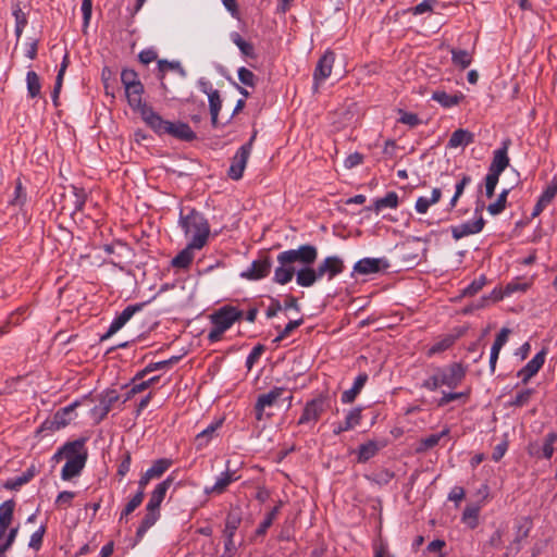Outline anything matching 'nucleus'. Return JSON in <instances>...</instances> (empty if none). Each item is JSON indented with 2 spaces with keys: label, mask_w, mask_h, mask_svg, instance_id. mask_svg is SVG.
<instances>
[{
  "label": "nucleus",
  "mask_w": 557,
  "mask_h": 557,
  "mask_svg": "<svg viewBox=\"0 0 557 557\" xmlns=\"http://www.w3.org/2000/svg\"><path fill=\"white\" fill-rule=\"evenodd\" d=\"M250 156V144L243 145L232 159V163L228 170V176L238 181L243 177L244 170Z\"/></svg>",
  "instance_id": "obj_11"
},
{
  "label": "nucleus",
  "mask_w": 557,
  "mask_h": 557,
  "mask_svg": "<svg viewBox=\"0 0 557 557\" xmlns=\"http://www.w3.org/2000/svg\"><path fill=\"white\" fill-rule=\"evenodd\" d=\"M174 481V478L172 475L168 476L164 481L159 483L153 492L151 493L150 499L147 504V507H150L151 509H159L160 506L165 497V494L170 486L172 485Z\"/></svg>",
  "instance_id": "obj_24"
},
{
  "label": "nucleus",
  "mask_w": 557,
  "mask_h": 557,
  "mask_svg": "<svg viewBox=\"0 0 557 557\" xmlns=\"http://www.w3.org/2000/svg\"><path fill=\"white\" fill-rule=\"evenodd\" d=\"M272 268V261L269 256H263L255 260L250 268L242 272L240 276L250 281L261 280L269 275Z\"/></svg>",
  "instance_id": "obj_13"
},
{
  "label": "nucleus",
  "mask_w": 557,
  "mask_h": 557,
  "mask_svg": "<svg viewBox=\"0 0 557 557\" xmlns=\"http://www.w3.org/2000/svg\"><path fill=\"white\" fill-rule=\"evenodd\" d=\"M450 53L454 65L462 70L467 69L472 62V54L467 50L453 48Z\"/></svg>",
  "instance_id": "obj_35"
},
{
  "label": "nucleus",
  "mask_w": 557,
  "mask_h": 557,
  "mask_svg": "<svg viewBox=\"0 0 557 557\" xmlns=\"http://www.w3.org/2000/svg\"><path fill=\"white\" fill-rule=\"evenodd\" d=\"M304 320L302 318L298 319V320H294V321H289L285 327L280 332V334L274 338V343H280L282 342L284 338L288 337L290 335V333L296 330L298 326H300L302 324Z\"/></svg>",
  "instance_id": "obj_47"
},
{
  "label": "nucleus",
  "mask_w": 557,
  "mask_h": 557,
  "mask_svg": "<svg viewBox=\"0 0 557 557\" xmlns=\"http://www.w3.org/2000/svg\"><path fill=\"white\" fill-rule=\"evenodd\" d=\"M15 503L10 499L0 506V525L10 527L13 520Z\"/></svg>",
  "instance_id": "obj_39"
},
{
  "label": "nucleus",
  "mask_w": 557,
  "mask_h": 557,
  "mask_svg": "<svg viewBox=\"0 0 557 557\" xmlns=\"http://www.w3.org/2000/svg\"><path fill=\"white\" fill-rule=\"evenodd\" d=\"M46 532V528L41 525L33 535L30 536V541L28 546L30 548H34L35 550H38L41 547L42 539Z\"/></svg>",
  "instance_id": "obj_55"
},
{
  "label": "nucleus",
  "mask_w": 557,
  "mask_h": 557,
  "mask_svg": "<svg viewBox=\"0 0 557 557\" xmlns=\"http://www.w3.org/2000/svg\"><path fill=\"white\" fill-rule=\"evenodd\" d=\"M388 263L380 258H363L355 263L354 272L362 275L377 273L382 269H386Z\"/></svg>",
  "instance_id": "obj_16"
},
{
  "label": "nucleus",
  "mask_w": 557,
  "mask_h": 557,
  "mask_svg": "<svg viewBox=\"0 0 557 557\" xmlns=\"http://www.w3.org/2000/svg\"><path fill=\"white\" fill-rule=\"evenodd\" d=\"M180 225L185 236L190 238V247L201 249L208 242L210 235V225L203 214L195 209L187 213L181 211Z\"/></svg>",
  "instance_id": "obj_2"
},
{
  "label": "nucleus",
  "mask_w": 557,
  "mask_h": 557,
  "mask_svg": "<svg viewBox=\"0 0 557 557\" xmlns=\"http://www.w3.org/2000/svg\"><path fill=\"white\" fill-rule=\"evenodd\" d=\"M121 82L125 87L139 83L138 74L131 69H124L121 73Z\"/></svg>",
  "instance_id": "obj_52"
},
{
  "label": "nucleus",
  "mask_w": 557,
  "mask_h": 557,
  "mask_svg": "<svg viewBox=\"0 0 557 557\" xmlns=\"http://www.w3.org/2000/svg\"><path fill=\"white\" fill-rule=\"evenodd\" d=\"M508 194H509V190L508 189H504L499 194L497 200L495 202L490 203L487 206V211L492 215H497V214H499L500 212H503L505 210Z\"/></svg>",
  "instance_id": "obj_44"
},
{
  "label": "nucleus",
  "mask_w": 557,
  "mask_h": 557,
  "mask_svg": "<svg viewBox=\"0 0 557 557\" xmlns=\"http://www.w3.org/2000/svg\"><path fill=\"white\" fill-rule=\"evenodd\" d=\"M510 334V330L507 327H503L500 332L497 334L492 348H491V357H490V368L491 372H495L496 362L502 347L507 343L508 336Z\"/></svg>",
  "instance_id": "obj_26"
},
{
  "label": "nucleus",
  "mask_w": 557,
  "mask_h": 557,
  "mask_svg": "<svg viewBox=\"0 0 557 557\" xmlns=\"http://www.w3.org/2000/svg\"><path fill=\"white\" fill-rule=\"evenodd\" d=\"M473 140L474 135L471 132L463 128H459L451 134L448 140V147L457 148L460 146H468L469 144L473 143Z\"/></svg>",
  "instance_id": "obj_32"
},
{
  "label": "nucleus",
  "mask_w": 557,
  "mask_h": 557,
  "mask_svg": "<svg viewBox=\"0 0 557 557\" xmlns=\"http://www.w3.org/2000/svg\"><path fill=\"white\" fill-rule=\"evenodd\" d=\"M511 144L509 138L502 143V147L494 151L492 163L488 168V173L499 177V175L509 165L508 149Z\"/></svg>",
  "instance_id": "obj_14"
},
{
  "label": "nucleus",
  "mask_w": 557,
  "mask_h": 557,
  "mask_svg": "<svg viewBox=\"0 0 557 557\" xmlns=\"http://www.w3.org/2000/svg\"><path fill=\"white\" fill-rule=\"evenodd\" d=\"M166 134L185 141H191L196 138L195 132L188 124L183 122H169Z\"/></svg>",
  "instance_id": "obj_27"
},
{
  "label": "nucleus",
  "mask_w": 557,
  "mask_h": 557,
  "mask_svg": "<svg viewBox=\"0 0 557 557\" xmlns=\"http://www.w3.org/2000/svg\"><path fill=\"white\" fill-rule=\"evenodd\" d=\"M242 510L238 507L232 508L225 519L223 535L225 537L223 557H233L236 552L234 535L242 523Z\"/></svg>",
  "instance_id": "obj_5"
},
{
  "label": "nucleus",
  "mask_w": 557,
  "mask_h": 557,
  "mask_svg": "<svg viewBox=\"0 0 557 557\" xmlns=\"http://www.w3.org/2000/svg\"><path fill=\"white\" fill-rule=\"evenodd\" d=\"M232 41L238 47L240 52L250 59H256L257 54L255 52V48L252 44L243 39V37L238 33L231 34Z\"/></svg>",
  "instance_id": "obj_37"
},
{
  "label": "nucleus",
  "mask_w": 557,
  "mask_h": 557,
  "mask_svg": "<svg viewBox=\"0 0 557 557\" xmlns=\"http://www.w3.org/2000/svg\"><path fill=\"white\" fill-rule=\"evenodd\" d=\"M442 386L456 388L466 376V369L458 362H454L446 368H437Z\"/></svg>",
  "instance_id": "obj_7"
},
{
  "label": "nucleus",
  "mask_w": 557,
  "mask_h": 557,
  "mask_svg": "<svg viewBox=\"0 0 557 557\" xmlns=\"http://www.w3.org/2000/svg\"><path fill=\"white\" fill-rule=\"evenodd\" d=\"M486 284V277L484 275H481L479 278L474 280L469 286H467L462 290L463 296H474L478 294L483 286Z\"/></svg>",
  "instance_id": "obj_48"
},
{
  "label": "nucleus",
  "mask_w": 557,
  "mask_h": 557,
  "mask_svg": "<svg viewBox=\"0 0 557 557\" xmlns=\"http://www.w3.org/2000/svg\"><path fill=\"white\" fill-rule=\"evenodd\" d=\"M159 71L163 74L168 70H177L181 75H185V70L178 62H169L166 60H160L158 62Z\"/></svg>",
  "instance_id": "obj_60"
},
{
  "label": "nucleus",
  "mask_w": 557,
  "mask_h": 557,
  "mask_svg": "<svg viewBox=\"0 0 557 557\" xmlns=\"http://www.w3.org/2000/svg\"><path fill=\"white\" fill-rule=\"evenodd\" d=\"M203 92L208 95L212 126L216 127L219 112L222 108L220 92L219 90H207L206 88L203 89Z\"/></svg>",
  "instance_id": "obj_30"
},
{
  "label": "nucleus",
  "mask_w": 557,
  "mask_h": 557,
  "mask_svg": "<svg viewBox=\"0 0 557 557\" xmlns=\"http://www.w3.org/2000/svg\"><path fill=\"white\" fill-rule=\"evenodd\" d=\"M238 79L246 86L253 87L256 84V75L246 67L238 70Z\"/></svg>",
  "instance_id": "obj_53"
},
{
  "label": "nucleus",
  "mask_w": 557,
  "mask_h": 557,
  "mask_svg": "<svg viewBox=\"0 0 557 557\" xmlns=\"http://www.w3.org/2000/svg\"><path fill=\"white\" fill-rule=\"evenodd\" d=\"M221 423H222V421H218L215 423L210 424L207 429L201 431L196 436L197 448H202L203 446H206L209 443V441L212 438L213 433L221 425Z\"/></svg>",
  "instance_id": "obj_40"
},
{
  "label": "nucleus",
  "mask_w": 557,
  "mask_h": 557,
  "mask_svg": "<svg viewBox=\"0 0 557 557\" xmlns=\"http://www.w3.org/2000/svg\"><path fill=\"white\" fill-rule=\"evenodd\" d=\"M432 99L441 103L444 108H450L458 104L461 99H463L462 95H449L445 91H434L432 95Z\"/></svg>",
  "instance_id": "obj_36"
},
{
  "label": "nucleus",
  "mask_w": 557,
  "mask_h": 557,
  "mask_svg": "<svg viewBox=\"0 0 557 557\" xmlns=\"http://www.w3.org/2000/svg\"><path fill=\"white\" fill-rule=\"evenodd\" d=\"M264 350V347L262 345H257L253 347L251 352L248 355L246 360V366L248 369H251L252 364L260 358Z\"/></svg>",
  "instance_id": "obj_63"
},
{
  "label": "nucleus",
  "mask_w": 557,
  "mask_h": 557,
  "mask_svg": "<svg viewBox=\"0 0 557 557\" xmlns=\"http://www.w3.org/2000/svg\"><path fill=\"white\" fill-rule=\"evenodd\" d=\"M145 497V493L143 491H138L134 497L126 504L125 508L122 511L121 519L131 515L137 507L140 506Z\"/></svg>",
  "instance_id": "obj_46"
},
{
  "label": "nucleus",
  "mask_w": 557,
  "mask_h": 557,
  "mask_svg": "<svg viewBox=\"0 0 557 557\" xmlns=\"http://www.w3.org/2000/svg\"><path fill=\"white\" fill-rule=\"evenodd\" d=\"M27 91L32 98L40 95L41 84L36 72L29 71L26 75Z\"/></svg>",
  "instance_id": "obj_41"
},
{
  "label": "nucleus",
  "mask_w": 557,
  "mask_h": 557,
  "mask_svg": "<svg viewBox=\"0 0 557 557\" xmlns=\"http://www.w3.org/2000/svg\"><path fill=\"white\" fill-rule=\"evenodd\" d=\"M131 461H132L131 453L129 451H125L123 454L122 461H121V463L119 465V468H117V474L121 478L125 476L127 474V472L129 471Z\"/></svg>",
  "instance_id": "obj_61"
},
{
  "label": "nucleus",
  "mask_w": 557,
  "mask_h": 557,
  "mask_svg": "<svg viewBox=\"0 0 557 557\" xmlns=\"http://www.w3.org/2000/svg\"><path fill=\"white\" fill-rule=\"evenodd\" d=\"M436 3V0H423L418 5L410 9V12L413 15L423 14L425 12H431L433 10V5Z\"/></svg>",
  "instance_id": "obj_56"
},
{
  "label": "nucleus",
  "mask_w": 557,
  "mask_h": 557,
  "mask_svg": "<svg viewBox=\"0 0 557 557\" xmlns=\"http://www.w3.org/2000/svg\"><path fill=\"white\" fill-rule=\"evenodd\" d=\"M398 206V196L395 191H389L385 197L375 201L374 208L381 211L383 208H396Z\"/></svg>",
  "instance_id": "obj_43"
},
{
  "label": "nucleus",
  "mask_w": 557,
  "mask_h": 557,
  "mask_svg": "<svg viewBox=\"0 0 557 557\" xmlns=\"http://www.w3.org/2000/svg\"><path fill=\"white\" fill-rule=\"evenodd\" d=\"M283 505V502H278V504L267 515L264 520L260 523L258 529L256 530L257 536H263L268 529L272 525L273 521L276 519L277 515L280 513L281 507Z\"/></svg>",
  "instance_id": "obj_38"
},
{
  "label": "nucleus",
  "mask_w": 557,
  "mask_h": 557,
  "mask_svg": "<svg viewBox=\"0 0 557 557\" xmlns=\"http://www.w3.org/2000/svg\"><path fill=\"white\" fill-rule=\"evenodd\" d=\"M335 60V54L332 51H326L318 61L314 73H313V79H314V90H318L319 85L321 82L326 79L333 69Z\"/></svg>",
  "instance_id": "obj_15"
},
{
  "label": "nucleus",
  "mask_w": 557,
  "mask_h": 557,
  "mask_svg": "<svg viewBox=\"0 0 557 557\" xmlns=\"http://www.w3.org/2000/svg\"><path fill=\"white\" fill-rule=\"evenodd\" d=\"M485 225V221L482 216H480L474 222H466L457 226L451 227L453 237L456 240H459L462 237L480 233Z\"/></svg>",
  "instance_id": "obj_20"
},
{
  "label": "nucleus",
  "mask_w": 557,
  "mask_h": 557,
  "mask_svg": "<svg viewBox=\"0 0 557 557\" xmlns=\"http://www.w3.org/2000/svg\"><path fill=\"white\" fill-rule=\"evenodd\" d=\"M146 515L144 519L141 520L140 525L138 527L136 531V536L141 539L145 533L158 521L160 518V510L159 509H151L150 507L146 506Z\"/></svg>",
  "instance_id": "obj_31"
},
{
  "label": "nucleus",
  "mask_w": 557,
  "mask_h": 557,
  "mask_svg": "<svg viewBox=\"0 0 557 557\" xmlns=\"http://www.w3.org/2000/svg\"><path fill=\"white\" fill-rule=\"evenodd\" d=\"M533 392L534 391L532 388H527V389L519 392L516 395V397L510 401V406H513V407L524 406L525 404L529 403Z\"/></svg>",
  "instance_id": "obj_50"
},
{
  "label": "nucleus",
  "mask_w": 557,
  "mask_h": 557,
  "mask_svg": "<svg viewBox=\"0 0 557 557\" xmlns=\"http://www.w3.org/2000/svg\"><path fill=\"white\" fill-rule=\"evenodd\" d=\"M243 311L233 306H223L210 315L212 329L208 334L211 343L220 341L226 330L240 320Z\"/></svg>",
  "instance_id": "obj_4"
},
{
  "label": "nucleus",
  "mask_w": 557,
  "mask_h": 557,
  "mask_svg": "<svg viewBox=\"0 0 557 557\" xmlns=\"http://www.w3.org/2000/svg\"><path fill=\"white\" fill-rule=\"evenodd\" d=\"M177 360H178L177 357H173V358H171L169 360H164V361H160V362H156V363H150L141 372L138 373V376H145L147 373H150L152 371L164 369L168 366L176 362Z\"/></svg>",
  "instance_id": "obj_49"
},
{
  "label": "nucleus",
  "mask_w": 557,
  "mask_h": 557,
  "mask_svg": "<svg viewBox=\"0 0 557 557\" xmlns=\"http://www.w3.org/2000/svg\"><path fill=\"white\" fill-rule=\"evenodd\" d=\"M315 270L319 280L324 276H327L329 280H332L345 270L344 260L338 256L326 257L322 262L319 263Z\"/></svg>",
  "instance_id": "obj_10"
},
{
  "label": "nucleus",
  "mask_w": 557,
  "mask_h": 557,
  "mask_svg": "<svg viewBox=\"0 0 557 557\" xmlns=\"http://www.w3.org/2000/svg\"><path fill=\"white\" fill-rule=\"evenodd\" d=\"M447 433L448 430H444L438 434H431L422 441V444L424 445L425 448H432L436 446L442 436L446 435Z\"/></svg>",
  "instance_id": "obj_64"
},
{
  "label": "nucleus",
  "mask_w": 557,
  "mask_h": 557,
  "mask_svg": "<svg viewBox=\"0 0 557 557\" xmlns=\"http://www.w3.org/2000/svg\"><path fill=\"white\" fill-rule=\"evenodd\" d=\"M387 441H368L361 444L357 450V461L360 463H364L374 457L381 449L386 447Z\"/></svg>",
  "instance_id": "obj_19"
},
{
  "label": "nucleus",
  "mask_w": 557,
  "mask_h": 557,
  "mask_svg": "<svg viewBox=\"0 0 557 557\" xmlns=\"http://www.w3.org/2000/svg\"><path fill=\"white\" fill-rule=\"evenodd\" d=\"M17 533H18V527L12 528L9 531L5 542L0 545V557L5 556V553L10 549V547L14 543Z\"/></svg>",
  "instance_id": "obj_54"
},
{
  "label": "nucleus",
  "mask_w": 557,
  "mask_h": 557,
  "mask_svg": "<svg viewBox=\"0 0 557 557\" xmlns=\"http://www.w3.org/2000/svg\"><path fill=\"white\" fill-rule=\"evenodd\" d=\"M442 197V190L440 188H434L432 190L431 197H419L416 201V210L420 214H424L428 212L429 208L432 205H435L440 201Z\"/></svg>",
  "instance_id": "obj_33"
},
{
  "label": "nucleus",
  "mask_w": 557,
  "mask_h": 557,
  "mask_svg": "<svg viewBox=\"0 0 557 557\" xmlns=\"http://www.w3.org/2000/svg\"><path fill=\"white\" fill-rule=\"evenodd\" d=\"M63 450H66V462L62 469L61 478L64 481H69L79 475L86 465L88 451L85 447L84 438L65 443Z\"/></svg>",
  "instance_id": "obj_3"
},
{
  "label": "nucleus",
  "mask_w": 557,
  "mask_h": 557,
  "mask_svg": "<svg viewBox=\"0 0 557 557\" xmlns=\"http://www.w3.org/2000/svg\"><path fill=\"white\" fill-rule=\"evenodd\" d=\"M13 15L15 17V35L17 38H20L23 33L24 27L27 24V17L18 4H16L13 8Z\"/></svg>",
  "instance_id": "obj_45"
},
{
  "label": "nucleus",
  "mask_w": 557,
  "mask_h": 557,
  "mask_svg": "<svg viewBox=\"0 0 557 557\" xmlns=\"http://www.w3.org/2000/svg\"><path fill=\"white\" fill-rule=\"evenodd\" d=\"M318 258V249L313 245H301L297 249L282 251L277 256L280 265L274 270L273 281L285 285L296 273V282L301 287H310L318 280L317 270L310 265Z\"/></svg>",
  "instance_id": "obj_1"
},
{
  "label": "nucleus",
  "mask_w": 557,
  "mask_h": 557,
  "mask_svg": "<svg viewBox=\"0 0 557 557\" xmlns=\"http://www.w3.org/2000/svg\"><path fill=\"white\" fill-rule=\"evenodd\" d=\"M79 405L81 403L76 400L69 406L59 409L53 414L52 420L46 421L44 425L52 431L65 428L74 419V411Z\"/></svg>",
  "instance_id": "obj_9"
},
{
  "label": "nucleus",
  "mask_w": 557,
  "mask_h": 557,
  "mask_svg": "<svg viewBox=\"0 0 557 557\" xmlns=\"http://www.w3.org/2000/svg\"><path fill=\"white\" fill-rule=\"evenodd\" d=\"M453 344H454V337L447 336V337L443 338L442 341L437 342L436 344H434L429 349L428 354H429V356H433L437 352H442V351L448 349Z\"/></svg>",
  "instance_id": "obj_51"
},
{
  "label": "nucleus",
  "mask_w": 557,
  "mask_h": 557,
  "mask_svg": "<svg viewBox=\"0 0 557 557\" xmlns=\"http://www.w3.org/2000/svg\"><path fill=\"white\" fill-rule=\"evenodd\" d=\"M545 350H541L518 372L517 375L521 379L523 384H527L529 380L543 367L545 362Z\"/></svg>",
  "instance_id": "obj_18"
},
{
  "label": "nucleus",
  "mask_w": 557,
  "mask_h": 557,
  "mask_svg": "<svg viewBox=\"0 0 557 557\" xmlns=\"http://www.w3.org/2000/svg\"><path fill=\"white\" fill-rule=\"evenodd\" d=\"M441 377H440V374L437 372V370L435 371V373L433 375H431L429 379H426L422 386L426 389H430V391H435L440 386H442V383H441Z\"/></svg>",
  "instance_id": "obj_62"
},
{
  "label": "nucleus",
  "mask_w": 557,
  "mask_h": 557,
  "mask_svg": "<svg viewBox=\"0 0 557 557\" xmlns=\"http://www.w3.org/2000/svg\"><path fill=\"white\" fill-rule=\"evenodd\" d=\"M532 522L529 518H523L517 525V535L513 542L507 547L506 556L516 555L520 550V542L529 536Z\"/></svg>",
  "instance_id": "obj_21"
},
{
  "label": "nucleus",
  "mask_w": 557,
  "mask_h": 557,
  "mask_svg": "<svg viewBox=\"0 0 557 557\" xmlns=\"http://www.w3.org/2000/svg\"><path fill=\"white\" fill-rule=\"evenodd\" d=\"M557 442V433H548L542 442H533L528 446V453L535 458L550 459L554 454V444Z\"/></svg>",
  "instance_id": "obj_8"
},
{
  "label": "nucleus",
  "mask_w": 557,
  "mask_h": 557,
  "mask_svg": "<svg viewBox=\"0 0 557 557\" xmlns=\"http://www.w3.org/2000/svg\"><path fill=\"white\" fill-rule=\"evenodd\" d=\"M194 249H197L196 247H190V243H188L187 247L184 248L178 255H176L172 259V265L174 268L178 269H186L189 267L194 259Z\"/></svg>",
  "instance_id": "obj_34"
},
{
  "label": "nucleus",
  "mask_w": 557,
  "mask_h": 557,
  "mask_svg": "<svg viewBox=\"0 0 557 557\" xmlns=\"http://www.w3.org/2000/svg\"><path fill=\"white\" fill-rule=\"evenodd\" d=\"M73 197H74L73 205H74L75 211H82L83 207L85 205V201H86V194L84 193L83 189L73 187Z\"/></svg>",
  "instance_id": "obj_58"
},
{
  "label": "nucleus",
  "mask_w": 557,
  "mask_h": 557,
  "mask_svg": "<svg viewBox=\"0 0 557 557\" xmlns=\"http://www.w3.org/2000/svg\"><path fill=\"white\" fill-rule=\"evenodd\" d=\"M145 304H135L127 306L111 323L108 332L101 336V341L110 338L113 334L120 331L131 318L143 309Z\"/></svg>",
  "instance_id": "obj_12"
},
{
  "label": "nucleus",
  "mask_w": 557,
  "mask_h": 557,
  "mask_svg": "<svg viewBox=\"0 0 557 557\" xmlns=\"http://www.w3.org/2000/svg\"><path fill=\"white\" fill-rule=\"evenodd\" d=\"M367 381H368V374L367 373H360L356 377L352 387L350 389L345 391L342 394V403H344V404H351L356 399L358 394L361 392V389L366 385Z\"/></svg>",
  "instance_id": "obj_29"
},
{
  "label": "nucleus",
  "mask_w": 557,
  "mask_h": 557,
  "mask_svg": "<svg viewBox=\"0 0 557 557\" xmlns=\"http://www.w3.org/2000/svg\"><path fill=\"white\" fill-rule=\"evenodd\" d=\"M361 421V408L351 409L345 417V421L336 425L333 430L335 435L349 431L357 426Z\"/></svg>",
  "instance_id": "obj_28"
},
{
  "label": "nucleus",
  "mask_w": 557,
  "mask_h": 557,
  "mask_svg": "<svg viewBox=\"0 0 557 557\" xmlns=\"http://www.w3.org/2000/svg\"><path fill=\"white\" fill-rule=\"evenodd\" d=\"M327 407V396L319 395L317 398L308 401L304 408L302 414L298 420V424H307L317 422Z\"/></svg>",
  "instance_id": "obj_6"
},
{
  "label": "nucleus",
  "mask_w": 557,
  "mask_h": 557,
  "mask_svg": "<svg viewBox=\"0 0 557 557\" xmlns=\"http://www.w3.org/2000/svg\"><path fill=\"white\" fill-rule=\"evenodd\" d=\"M557 194V176H554L549 185L546 187V189L543 191L541 197L546 200L548 203L552 202V200L555 198Z\"/></svg>",
  "instance_id": "obj_59"
},
{
  "label": "nucleus",
  "mask_w": 557,
  "mask_h": 557,
  "mask_svg": "<svg viewBox=\"0 0 557 557\" xmlns=\"http://www.w3.org/2000/svg\"><path fill=\"white\" fill-rule=\"evenodd\" d=\"M228 465H230V461L226 462V470H225V472L222 473V475L220 478H218L215 484L211 487L205 488V493L207 495H211V494L220 495L226 491L227 486L232 482L238 480V478L235 476V471L230 470Z\"/></svg>",
  "instance_id": "obj_23"
},
{
  "label": "nucleus",
  "mask_w": 557,
  "mask_h": 557,
  "mask_svg": "<svg viewBox=\"0 0 557 557\" xmlns=\"http://www.w3.org/2000/svg\"><path fill=\"white\" fill-rule=\"evenodd\" d=\"M499 177L487 173L485 177V194L487 198H492L494 196L495 187L498 183Z\"/></svg>",
  "instance_id": "obj_57"
},
{
  "label": "nucleus",
  "mask_w": 557,
  "mask_h": 557,
  "mask_svg": "<svg viewBox=\"0 0 557 557\" xmlns=\"http://www.w3.org/2000/svg\"><path fill=\"white\" fill-rule=\"evenodd\" d=\"M171 466L169 459H158L153 465L146 471L147 476L154 479L160 478Z\"/></svg>",
  "instance_id": "obj_42"
},
{
  "label": "nucleus",
  "mask_w": 557,
  "mask_h": 557,
  "mask_svg": "<svg viewBox=\"0 0 557 557\" xmlns=\"http://www.w3.org/2000/svg\"><path fill=\"white\" fill-rule=\"evenodd\" d=\"M283 387H274L269 393L259 395L255 407L258 420L262 418L264 408L274 405L275 401L283 395Z\"/></svg>",
  "instance_id": "obj_22"
},
{
  "label": "nucleus",
  "mask_w": 557,
  "mask_h": 557,
  "mask_svg": "<svg viewBox=\"0 0 557 557\" xmlns=\"http://www.w3.org/2000/svg\"><path fill=\"white\" fill-rule=\"evenodd\" d=\"M143 120L158 134H166L170 121L163 120L151 107H143L139 112Z\"/></svg>",
  "instance_id": "obj_17"
},
{
  "label": "nucleus",
  "mask_w": 557,
  "mask_h": 557,
  "mask_svg": "<svg viewBox=\"0 0 557 557\" xmlns=\"http://www.w3.org/2000/svg\"><path fill=\"white\" fill-rule=\"evenodd\" d=\"M125 94L128 104L137 111H141L143 107H148L143 102L144 85L141 82L125 87Z\"/></svg>",
  "instance_id": "obj_25"
}]
</instances>
